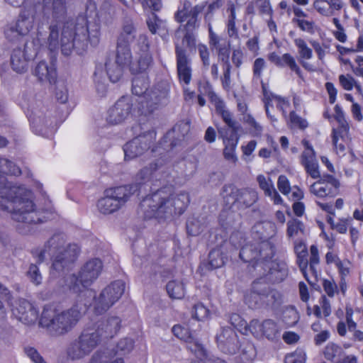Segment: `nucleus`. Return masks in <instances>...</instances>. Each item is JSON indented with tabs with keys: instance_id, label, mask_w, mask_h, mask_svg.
Segmentation results:
<instances>
[{
	"instance_id": "obj_1",
	"label": "nucleus",
	"mask_w": 363,
	"mask_h": 363,
	"mask_svg": "<svg viewBox=\"0 0 363 363\" xmlns=\"http://www.w3.org/2000/svg\"><path fill=\"white\" fill-rule=\"evenodd\" d=\"M52 16L48 35L43 30V24L39 23L36 37L31 42L17 43V47L13 49L11 65L13 71L25 72L28 62L36 57L44 47L51 52H55L60 48L65 56L84 55L89 46L96 48L100 43L101 19L94 0H87L84 13L75 18L67 16L65 0H54Z\"/></svg>"
},
{
	"instance_id": "obj_2",
	"label": "nucleus",
	"mask_w": 363,
	"mask_h": 363,
	"mask_svg": "<svg viewBox=\"0 0 363 363\" xmlns=\"http://www.w3.org/2000/svg\"><path fill=\"white\" fill-rule=\"evenodd\" d=\"M33 178L32 171L23 170L13 161L0 157V209L11 213L13 220L19 223L18 231L21 234L30 233L33 225L43 223L49 219L47 210H37L33 192L23 185H16L3 175Z\"/></svg>"
},
{
	"instance_id": "obj_3",
	"label": "nucleus",
	"mask_w": 363,
	"mask_h": 363,
	"mask_svg": "<svg viewBox=\"0 0 363 363\" xmlns=\"http://www.w3.org/2000/svg\"><path fill=\"white\" fill-rule=\"evenodd\" d=\"M103 268V263L99 258L87 261L81 268L79 274L69 276L66 285L70 292L77 294L79 301L84 303L85 310L91 305L85 296H94V312L96 315L106 313L122 296L125 291V284L122 280L112 281L105 287L98 297L95 291L89 286L99 277Z\"/></svg>"
},
{
	"instance_id": "obj_4",
	"label": "nucleus",
	"mask_w": 363,
	"mask_h": 363,
	"mask_svg": "<svg viewBox=\"0 0 363 363\" xmlns=\"http://www.w3.org/2000/svg\"><path fill=\"white\" fill-rule=\"evenodd\" d=\"M189 203V193L175 194L172 185L164 186L143 198L139 210L143 213L145 220L155 218L161 221L182 215Z\"/></svg>"
},
{
	"instance_id": "obj_5",
	"label": "nucleus",
	"mask_w": 363,
	"mask_h": 363,
	"mask_svg": "<svg viewBox=\"0 0 363 363\" xmlns=\"http://www.w3.org/2000/svg\"><path fill=\"white\" fill-rule=\"evenodd\" d=\"M186 135L181 132L180 126L174 125L156 144V132L147 131L133 138L123 145L124 160L129 161L148 152L152 157H155L157 152L162 155L163 152L160 151L161 149L169 152L177 147H182Z\"/></svg>"
},
{
	"instance_id": "obj_6",
	"label": "nucleus",
	"mask_w": 363,
	"mask_h": 363,
	"mask_svg": "<svg viewBox=\"0 0 363 363\" xmlns=\"http://www.w3.org/2000/svg\"><path fill=\"white\" fill-rule=\"evenodd\" d=\"M301 144L304 150L300 155L301 164L304 167L308 175L318 179L310 186V192L320 199L336 197L340 194L339 179L328 173L321 175L315 152L310 141L304 138L301 140Z\"/></svg>"
},
{
	"instance_id": "obj_7",
	"label": "nucleus",
	"mask_w": 363,
	"mask_h": 363,
	"mask_svg": "<svg viewBox=\"0 0 363 363\" xmlns=\"http://www.w3.org/2000/svg\"><path fill=\"white\" fill-rule=\"evenodd\" d=\"M150 79L147 74L135 76L132 80V93L138 96L133 104L134 112L137 111L138 116H149L157 110L160 106L165 104L169 97L170 87L168 84L159 83L151 90L150 87Z\"/></svg>"
},
{
	"instance_id": "obj_8",
	"label": "nucleus",
	"mask_w": 363,
	"mask_h": 363,
	"mask_svg": "<svg viewBox=\"0 0 363 363\" xmlns=\"http://www.w3.org/2000/svg\"><path fill=\"white\" fill-rule=\"evenodd\" d=\"M79 300L78 298L77 303L70 308L61 313H58L55 303L45 305L39 319L40 325L54 331L57 335H64L70 331L82 316V308H79ZM79 303L84 305L83 302Z\"/></svg>"
},
{
	"instance_id": "obj_9",
	"label": "nucleus",
	"mask_w": 363,
	"mask_h": 363,
	"mask_svg": "<svg viewBox=\"0 0 363 363\" xmlns=\"http://www.w3.org/2000/svg\"><path fill=\"white\" fill-rule=\"evenodd\" d=\"M54 0H43V5L33 4L31 6H25L21 11L19 16L13 25H8L4 29L6 38L12 43H24L29 42L25 40V36L29 34L30 31L33 28L35 22L38 16V11L43 9L44 16L46 14L47 10H51V17L49 25L52 21V3ZM66 2V1L65 0Z\"/></svg>"
},
{
	"instance_id": "obj_10",
	"label": "nucleus",
	"mask_w": 363,
	"mask_h": 363,
	"mask_svg": "<svg viewBox=\"0 0 363 363\" xmlns=\"http://www.w3.org/2000/svg\"><path fill=\"white\" fill-rule=\"evenodd\" d=\"M206 4L207 2H203L193 6L189 0H183L174 14V18L177 23L182 24L186 21L184 25L185 33L182 38V43L183 44L185 43L191 50L196 48V38L194 33L199 27V16Z\"/></svg>"
},
{
	"instance_id": "obj_11",
	"label": "nucleus",
	"mask_w": 363,
	"mask_h": 363,
	"mask_svg": "<svg viewBox=\"0 0 363 363\" xmlns=\"http://www.w3.org/2000/svg\"><path fill=\"white\" fill-rule=\"evenodd\" d=\"M162 162L161 157L157 161L141 169L135 176L136 183L108 188L105 190L104 194L111 196L121 207L131 196L135 194L140 195L143 185L150 181L155 172L162 165Z\"/></svg>"
},
{
	"instance_id": "obj_12",
	"label": "nucleus",
	"mask_w": 363,
	"mask_h": 363,
	"mask_svg": "<svg viewBox=\"0 0 363 363\" xmlns=\"http://www.w3.org/2000/svg\"><path fill=\"white\" fill-rule=\"evenodd\" d=\"M294 251L296 255V264L300 272L308 283L313 285V282L310 280L308 273H311L316 281L319 274L318 266L320 263L318 246L311 245L308 252L305 242L303 240H296L294 242Z\"/></svg>"
},
{
	"instance_id": "obj_13",
	"label": "nucleus",
	"mask_w": 363,
	"mask_h": 363,
	"mask_svg": "<svg viewBox=\"0 0 363 363\" xmlns=\"http://www.w3.org/2000/svg\"><path fill=\"white\" fill-rule=\"evenodd\" d=\"M262 281L254 280L245 303L252 309H277L283 303V294L276 289L264 286Z\"/></svg>"
},
{
	"instance_id": "obj_14",
	"label": "nucleus",
	"mask_w": 363,
	"mask_h": 363,
	"mask_svg": "<svg viewBox=\"0 0 363 363\" xmlns=\"http://www.w3.org/2000/svg\"><path fill=\"white\" fill-rule=\"evenodd\" d=\"M230 323L234 328H223L220 333L216 335V342L223 352L235 354L240 347L239 337L235 329L247 335L250 333L249 323L238 313L230 315Z\"/></svg>"
},
{
	"instance_id": "obj_15",
	"label": "nucleus",
	"mask_w": 363,
	"mask_h": 363,
	"mask_svg": "<svg viewBox=\"0 0 363 363\" xmlns=\"http://www.w3.org/2000/svg\"><path fill=\"white\" fill-rule=\"evenodd\" d=\"M224 206L228 209L235 206L238 209H246L252 206L258 200L257 191L250 187L238 188L233 184H226L221 189Z\"/></svg>"
},
{
	"instance_id": "obj_16",
	"label": "nucleus",
	"mask_w": 363,
	"mask_h": 363,
	"mask_svg": "<svg viewBox=\"0 0 363 363\" xmlns=\"http://www.w3.org/2000/svg\"><path fill=\"white\" fill-rule=\"evenodd\" d=\"M275 255V247L268 240L245 243L240 247L239 257L244 262L248 263V272L253 275L257 271L255 265L266 258Z\"/></svg>"
},
{
	"instance_id": "obj_17",
	"label": "nucleus",
	"mask_w": 363,
	"mask_h": 363,
	"mask_svg": "<svg viewBox=\"0 0 363 363\" xmlns=\"http://www.w3.org/2000/svg\"><path fill=\"white\" fill-rule=\"evenodd\" d=\"M334 111L333 118L337 125L332 128V143L335 153L339 156H344L346 154L347 147L351 141L350 125L339 104L335 106Z\"/></svg>"
},
{
	"instance_id": "obj_18",
	"label": "nucleus",
	"mask_w": 363,
	"mask_h": 363,
	"mask_svg": "<svg viewBox=\"0 0 363 363\" xmlns=\"http://www.w3.org/2000/svg\"><path fill=\"white\" fill-rule=\"evenodd\" d=\"M273 258L274 257L266 258L255 265L257 271L252 275L258 277L255 280L277 284L283 281L287 277L286 264Z\"/></svg>"
},
{
	"instance_id": "obj_19",
	"label": "nucleus",
	"mask_w": 363,
	"mask_h": 363,
	"mask_svg": "<svg viewBox=\"0 0 363 363\" xmlns=\"http://www.w3.org/2000/svg\"><path fill=\"white\" fill-rule=\"evenodd\" d=\"M250 333L256 339H267L272 342H278L281 337V327L272 319H264L262 321L252 319L249 323Z\"/></svg>"
},
{
	"instance_id": "obj_20",
	"label": "nucleus",
	"mask_w": 363,
	"mask_h": 363,
	"mask_svg": "<svg viewBox=\"0 0 363 363\" xmlns=\"http://www.w3.org/2000/svg\"><path fill=\"white\" fill-rule=\"evenodd\" d=\"M172 331L175 337L187 344L189 350L196 357L191 363H208V354L203 345L194 337L187 326L177 324L173 326Z\"/></svg>"
},
{
	"instance_id": "obj_21",
	"label": "nucleus",
	"mask_w": 363,
	"mask_h": 363,
	"mask_svg": "<svg viewBox=\"0 0 363 363\" xmlns=\"http://www.w3.org/2000/svg\"><path fill=\"white\" fill-rule=\"evenodd\" d=\"M138 46L139 50L136 52L135 59L129 65V70L134 75L147 73L153 63L149 40L146 35L140 36Z\"/></svg>"
},
{
	"instance_id": "obj_22",
	"label": "nucleus",
	"mask_w": 363,
	"mask_h": 363,
	"mask_svg": "<svg viewBox=\"0 0 363 363\" xmlns=\"http://www.w3.org/2000/svg\"><path fill=\"white\" fill-rule=\"evenodd\" d=\"M130 114L138 116L137 111L134 112L133 100L123 96L108 110L106 122L110 125H118L123 122Z\"/></svg>"
},
{
	"instance_id": "obj_23",
	"label": "nucleus",
	"mask_w": 363,
	"mask_h": 363,
	"mask_svg": "<svg viewBox=\"0 0 363 363\" xmlns=\"http://www.w3.org/2000/svg\"><path fill=\"white\" fill-rule=\"evenodd\" d=\"M177 79L183 86L190 84L192 79L191 60L185 48L177 44L175 45Z\"/></svg>"
},
{
	"instance_id": "obj_24",
	"label": "nucleus",
	"mask_w": 363,
	"mask_h": 363,
	"mask_svg": "<svg viewBox=\"0 0 363 363\" xmlns=\"http://www.w3.org/2000/svg\"><path fill=\"white\" fill-rule=\"evenodd\" d=\"M262 91L263 94L262 101L267 117L269 118L272 121H277L274 116L271 115L269 111V107H273L272 102L275 101L277 109L281 112L284 118L286 119L288 116L287 109L291 106L289 100L286 97L274 94L268 90L267 84L264 83V81H262Z\"/></svg>"
},
{
	"instance_id": "obj_25",
	"label": "nucleus",
	"mask_w": 363,
	"mask_h": 363,
	"mask_svg": "<svg viewBox=\"0 0 363 363\" xmlns=\"http://www.w3.org/2000/svg\"><path fill=\"white\" fill-rule=\"evenodd\" d=\"M315 204L320 209L327 213L325 220L331 230L340 234L347 233L349 226L352 223V217H341L335 222V218L336 213L333 208V204L331 202L323 203L320 201H315Z\"/></svg>"
},
{
	"instance_id": "obj_26",
	"label": "nucleus",
	"mask_w": 363,
	"mask_h": 363,
	"mask_svg": "<svg viewBox=\"0 0 363 363\" xmlns=\"http://www.w3.org/2000/svg\"><path fill=\"white\" fill-rule=\"evenodd\" d=\"M12 314L25 325H33L39 318V313L32 303L25 298L16 301L11 308Z\"/></svg>"
},
{
	"instance_id": "obj_27",
	"label": "nucleus",
	"mask_w": 363,
	"mask_h": 363,
	"mask_svg": "<svg viewBox=\"0 0 363 363\" xmlns=\"http://www.w3.org/2000/svg\"><path fill=\"white\" fill-rule=\"evenodd\" d=\"M103 338V333H100V327H88L83 330L78 338V342L82 350L89 354L99 344Z\"/></svg>"
},
{
	"instance_id": "obj_28",
	"label": "nucleus",
	"mask_w": 363,
	"mask_h": 363,
	"mask_svg": "<svg viewBox=\"0 0 363 363\" xmlns=\"http://www.w3.org/2000/svg\"><path fill=\"white\" fill-rule=\"evenodd\" d=\"M57 51L58 50L55 52H50L51 61L50 66L45 61H40L35 67L34 69V74L38 77L40 82L47 81L50 84H55L57 82V59L55 54Z\"/></svg>"
},
{
	"instance_id": "obj_29",
	"label": "nucleus",
	"mask_w": 363,
	"mask_h": 363,
	"mask_svg": "<svg viewBox=\"0 0 363 363\" xmlns=\"http://www.w3.org/2000/svg\"><path fill=\"white\" fill-rule=\"evenodd\" d=\"M269 61L273 63L279 68L288 67L291 72H294L299 78L303 79V72L298 65L295 57L290 53H284L279 55L276 52H272L268 54Z\"/></svg>"
},
{
	"instance_id": "obj_30",
	"label": "nucleus",
	"mask_w": 363,
	"mask_h": 363,
	"mask_svg": "<svg viewBox=\"0 0 363 363\" xmlns=\"http://www.w3.org/2000/svg\"><path fill=\"white\" fill-rule=\"evenodd\" d=\"M218 132L224 145L223 155L225 160L235 164L238 162L235 150L239 141L238 135H235V130L233 133L229 134L228 130H225L224 133L223 131Z\"/></svg>"
},
{
	"instance_id": "obj_31",
	"label": "nucleus",
	"mask_w": 363,
	"mask_h": 363,
	"mask_svg": "<svg viewBox=\"0 0 363 363\" xmlns=\"http://www.w3.org/2000/svg\"><path fill=\"white\" fill-rule=\"evenodd\" d=\"M79 253V249L77 245H69L68 248L64 250V252H61L54 259L52 269L57 272L62 271L69 262H74L77 259Z\"/></svg>"
},
{
	"instance_id": "obj_32",
	"label": "nucleus",
	"mask_w": 363,
	"mask_h": 363,
	"mask_svg": "<svg viewBox=\"0 0 363 363\" xmlns=\"http://www.w3.org/2000/svg\"><path fill=\"white\" fill-rule=\"evenodd\" d=\"M122 320L118 316H109L105 320L96 323V328L100 327L103 338H113L121 330Z\"/></svg>"
},
{
	"instance_id": "obj_33",
	"label": "nucleus",
	"mask_w": 363,
	"mask_h": 363,
	"mask_svg": "<svg viewBox=\"0 0 363 363\" xmlns=\"http://www.w3.org/2000/svg\"><path fill=\"white\" fill-rule=\"evenodd\" d=\"M344 6L342 0H315L313 7L322 16H332Z\"/></svg>"
},
{
	"instance_id": "obj_34",
	"label": "nucleus",
	"mask_w": 363,
	"mask_h": 363,
	"mask_svg": "<svg viewBox=\"0 0 363 363\" xmlns=\"http://www.w3.org/2000/svg\"><path fill=\"white\" fill-rule=\"evenodd\" d=\"M294 45L298 49L299 54V62L301 65L308 72L315 70L313 66L306 60H310L313 57V50L310 48L304 39L298 38L294 40Z\"/></svg>"
},
{
	"instance_id": "obj_35",
	"label": "nucleus",
	"mask_w": 363,
	"mask_h": 363,
	"mask_svg": "<svg viewBox=\"0 0 363 363\" xmlns=\"http://www.w3.org/2000/svg\"><path fill=\"white\" fill-rule=\"evenodd\" d=\"M228 255L221 246L213 248L208 256V268L216 269L223 267L228 261Z\"/></svg>"
},
{
	"instance_id": "obj_36",
	"label": "nucleus",
	"mask_w": 363,
	"mask_h": 363,
	"mask_svg": "<svg viewBox=\"0 0 363 363\" xmlns=\"http://www.w3.org/2000/svg\"><path fill=\"white\" fill-rule=\"evenodd\" d=\"M216 113L220 116L223 121L228 125V128L222 130L223 133L225 130L228 131L229 133H233L235 130V135L238 134V128L236 125V121L233 120L232 113L225 108V104L223 100L219 101L215 106Z\"/></svg>"
},
{
	"instance_id": "obj_37",
	"label": "nucleus",
	"mask_w": 363,
	"mask_h": 363,
	"mask_svg": "<svg viewBox=\"0 0 363 363\" xmlns=\"http://www.w3.org/2000/svg\"><path fill=\"white\" fill-rule=\"evenodd\" d=\"M351 262L349 259H344L339 262V264L336 266L340 277L339 287L343 296L345 295L347 290V278L350 276L351 272Z\"/></svg>"
},
{
	"instance_id": "obj_38",
	"label": "nucleus",
	"mask_w": 363,
	"mask_h": 363,
	"mask_svg": "<svg viewBox=\"0 0 363 363\" xmlns=\"http://www.w3.org/2000/svg\"><path fill=\"white\" fill-rule=\"evenodd\" d=\"M136 29L133 23H126L119 33L116 45L130 47L131 43L135 38Z\"/></svg>"
},
{
	"instance_id": "obj_39",
	"label": "nucleus",
	"mask_w": 363,
	"mask_h": 363,
	"mask_svg": "<svg viewBox=\"0 0 363 363\" xmlns=\"http://www.w3.org/2000/svg\"><path fill=\"white\" fill-rule=\"evenodd\" d=\"M104 197L98 200L96 206L99 211L103 214H111L121 208L119 203L116 201L111 196L104 194Z\"/></svg>"
},
{
	"instance_id": "obj_40",
	"label": "nucleus",
	"mask_w": 363,
	"mask_h": 363,
	"mask_svg": "<svg viewBox=\"0 0 363 363\" xmlns=\"http://www.w3.org/2000/svg\"><path fill=\"white\" fill-rule=\"evenodd\" d=\"M344 352L345 350L340 345L330 342L324 347L323 354L326 360L332 363H336L344 355Z\"/></svg>"
},
{
	"instance_id": "obj_41",
	"label": "nucleus",
	"mask_w": 363,
	"mask_h": 363,
	"mask_svg": "<svg viewBox=\"0 0 363 363\" xmlns=\"http://www.w3.org/2000/svg\"><path fill=\"white\" fill-rule=\"evenodd\" d=\"M105 67L109 80L113 83H116L119 82L122 78L124 69L126 67L118 65L117 62H112L111 60H108L106 61Z\"/></svg>"
},
{
	"instance_id": "obj_42",
	"label": "nucleus",
	"mask_w": 363,
	"mask_h": 363,
	"mask_svg": "<svg viewBox=\"0 0 363 363\" xmlns=\"http://www.w3.org/2000/svg\"><path fill=\"white\" fill-rule=\"evenodd\" d=\"M305 234V225L298 218H291L286 223V236L289 239Z\"/></svg>"
},
{
	"instance_id": "obj_43",
	"label": "nucleus",
	"mask_w": 363,
	"mask_h": 363,
	"mask_svg": "<svg viewBox=\"0 0 363 363\" xmlns=\"http://www.w3.org/2000/svg\"><path fill=\"white\" fill-rule=\"evenodd\" d=\"M198 91L200 94L208 96L209 101L214 104L222 99L213 91L212 84L209 81L203 79L198 83Z\"/></svg>"
},
{
	"instance_id": "obj_44",
	"label": "nucleus",
	"mask_w": 363,
	"mask_h": 363,
	"mask_svg": "<svg viewBox=\"0 0 363 363\" xmlns=\"http://www.w3.org/2000/svg\"><path fill=\"white\" fill-rule=\"evenodd\" d=\"M131 61L132 52L130 47L116 45L115 62L129 67Z\"/></svg>"
},
{
	"instance_id": "obj_45",
	"label": "nucleus",
	"mask_w": 363,
	"mask_h": 363,
	"mask_svg": "<svg viewBox=\"0 0 363 363\" xmlns=\"http://www.w3.org/2000/svg\"><path fill=\"white\" fill-rule=\"evenodd\" d=\"M54 241L55 237H52L45 244L43 249L36 247L31 250V254L33 257L37 259L38 264H41L44 261L47 252L49 255L53 252L52 245L54 244ZM53 248L57 249V250H59L57 246H55Z\"/></svg>"
},
{
	"instance_id": "obj_46",
	"label": "nucleus",
	"mask_w": 363,
	"mask_h": 363,
	"mask_svg": "<svg viewBox=\"0 0 363 363\" xmlns=\"http://www.w3.org/2000/svg\"><path fill=\"white\" fill-rule=\"evenodd\" d=\"M166 290L169 296L172 299H181L185 295L184 285L174 280L167 284Z\"/></svg>"
},
{
	"instance_id": "obj_47",
	"label": "nucleus",
	"mask_w": 363,
	"mask_h": 363,
	"mask_svg": "<svg viewBox=\"0 0 363 363\" xmlns=\"http://www.w3.org/2000/svg\"><path fill=\"white\" fill-rule=\"evenodd\" d=\"M186 229L188 235L196 236L203 230V223L194 216H189L186 220Z\"/></svg>"
},
{
	"instance_id": "obj_48",
	"label": "nucleus",
	"mask_w": 363,
	"mask_h": 363,
	"mask_svg": "<svg viewBox=\"0 0 363 363\" xmlns=\"http://www.w3.org/2000/svg\"><path fill=\"white\" fill-rule=\"evenodd\" d=\"M107 351H97L91 357L89 363H124L123 357H117L112 360Z\"/></svg>"
},
{
	"instance_id": "obj_49",
	"label": "nucleus",
	"mask_w": 363,
	"mask_h": 363,
	"mask_svg": "<svg viewBox=\"0 0 363 363\" xmlns=\"http://www.w3.org/2000/svg\"><path fill=\"white\" fill-rule=\"evenodd\" d=\"M230 41L226 38L219 36L213 32L212 27L208 28V43L211 50H216L217 52L220 48H223Z\"/></svg>"
},
{
	"instance_id": "obj_50",
	"label": "nucleus",
	"mask_w": 363,
	"mask_h": 363,
	"mask_svg": "<svg viewBox=\"0 0 363 363\" xmlns=\"http://www.w3.org/2000/svg\"><path fill=\"white\" fill-rule=\"evenodd\" d=\"M236 13L234 5L230 8V15L226 24L228 35L230 38H238V29L236 27Z\"/></svg>"
},
{
	"instance_id": "obj_51",
	"label": "nucleus",
	"mask_w": 363,
	"mask_h": 363,
	"mask_svg": "<svg viewBox=\"0 0 363 363\" xmlns=\"http://www.w3.org/2000/svg\"><path fill=\"white\" fill-rule=\"evenodd\" d=\"M134 347V342L132 339L125 337L120 340L116 345L115 355L124 356L128 354Z\"/></svg>"
},
{
	"instance_id": "obj_52",
	"label": "nucleus",
	"mask_w": 363,
	"mask_h": 363,
	"mask_svg": "<svg viewBox=\"0 0 363 363\" xmlns=\"http://www.w3.org/2000/svg\"><path fill=\"white\" fill-rule=\"evenodd\" d=\"M287 123L293 128H297L301 130H305L308 126V121L298 116L295 111H291L287 116L286 119Z\"/></svg>"
},
{
	"instance_id": "obj_53",
	"label": "nucleus",
	"mask_w": 363,
	"mask_h": 363,
	"mask_svg": "<svg viewBox=\"0 0 363 363\" xmlns=\"http://www.w3.org/2000/svg\"><path fill=\"white\" fill-rule=\"evenodd\" d=\"M267 67V63L264 58L257 57L255 60L252 65L253 79L259 80L262 84V73Z\"/></svg>"
},
{
	"instance_id": "obj_54",
	"label": "nucleus",
	"mask_w": 363,
	"mask_h": 363,
	"mask_svg": "<svg viewBox=\"0 0 363 363\" xmlns=\"http://www.w3.org/2000/svg\"><path fill=\"white\" fill-rule=\"evenodd\" d=\"M223 74L220 76V79L221 82L223 89L226 91H230L232 89L231 86V65L226 64L222 65Z\"/></svg>"
},
{
	"instance_id": "obj_55",
	"label": "nucleus",
	"mask_w": 363,
	"mask_h": 363,
	"mask_svg": "<svg viewBox=\"0 0 363 363\" xmlns=\"http://www.w3.org/2000/svg\"><path fill=\"white\" fill-rule=\"evenodd\" d=\"M67 356L72 360L79 359L87 355L78 341L72 342L67 350Z\"/></svg>"
},
{
	"instance_id": "obj_56",
	"label": "nucleus",
	"mask_w": 363,
	"mask_h": 363,
	"mask_svg": "<svg viewBox=\"0 0 363 363\" xmlns=\"http://www.w3.org/2000/svg\"><path fill=\"white\" fill-rule=\"evenodd\" d=\"M192 317L198 321L206 320L210 315V311L203 303H196L191 311Z\"/></svg>"
},
{
	"instance_id": "obj_57",
	"label": "nucleus",
	"mask_w": 363,
	"mask_h": 363,
	"mask_svg": "<svg viewBox=\"0 0 363 363\" xmlns=\"http://www.w3.org/2000/svg\"><path fill=\"white\" fill-rule=\"evenodd\" d=\"M147 28L152 34H156L162 27L163 21L155 12H151L146 20Z\"/></svg>"
},
{
	"instance_id": "obj_58",
	"label": "nucleus",
	"mask_w": 363,
	"mask_h": 363,
	"mask_svg": "<svg viewBox=\"0 0 363 363\" xmlns=\"http://www.w3.org/2000/svg\"><path fill=\"white\" fill-rule=\"evenodd\" d=\"M11 296L10 291L0 282V320L4 319L6 316V308L3 301H9Z\"/></svg>"
},
{
	"instance_id": "obj_59",
	"label": "nucleus",
	"mask_w": 363,
	"mask_h": 363,
	"mask_svg": "<svg viewBox=\"0 0 363 363\" xmlns=\"http://www.w3.org/2000/svg\"><path fill=\"white\" fill-rule=\"evenodd\" d=\"M199 57L201 60L203 68L206 70L210 67V51L207 45L200 43L197 46Z\"/></svg>"
},
{
	"instance_id": "obj_60",
	"label": "nucleus",
	"mask_w": 363,
	"mask_h": 363,
	"mask_svg": "<svg viewBox=\"0 0 363 363\" xmlns=\"http://www.w3.org/2000/svg\"><path fill=\"white\" fill-rule=\"evenodd\" d=\"M292 22L297 25L301 31L313 34L315 32V22L303 18H293Z\"/></svg>"
},
{
	"instance_id": "obj_61",
	"label": "nucleus",
	"mask_w": 363,
	"mask_h": 363,
	"mask_svg": "<svg viewBox=\"0 0 363 363\" xmlns=\"http://www.w3.org/2000/svg\"><path fill=\"white\" fill-rule=\"evenodd\" d=\"M322 286L325 294L330 298L334 297L336 294L339 293V291H340V289H338L337 285L333 279H323Z\"/></svg>"
},
{
	"instance_id": "obj_62",
	"label": "nucleus",
	"mask_w": 363,
	"mask_h": 363,
	"mask_svg": "<svg viewBox=\"0 0 363 363\" xmlns=\"http://www.w3.org/2000/svg\"><path fill=\"white\" fill-rule=\"evenodd\" d=\"M277 188L279 191L284 196H288L291 191L290 182L284 174L279 176L277 179Z\"/></svg>"
},
{
	"instance_id": "obj_63",
	"label": "nucleus",
	"mask_w": 363,
	"mask_h": 363,
	"mask_svg": "<svg viewBox=\"0 0 363 363\" xmlns=\"http://www.w3.org/2000/svg\"><path fill=\"white\" fill-rule=\"evenodd\" d=\"M340 85L344 90L352 91L355 85V79L350 74H340L338 77Z\"/></svg>"
},
{
	"instance_id": "obj_64",
	"label": "nucleus",
	"mask_w": 363,
	"mask_h": 363,
	"mask_svg": "<svg viewBox=\"0 0 363 363\" xmlns=\"http://www.w3.org/2000/svg\"><path fill=\"white\" fill-rule=\"evenodd\" d=\"M257 182L259 188L264 191L265 196L270 194V191L274 188L271 179H267L263 174H259L257 177Z\"/></svg>"
}]
</instances>
